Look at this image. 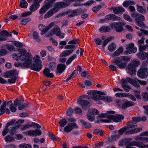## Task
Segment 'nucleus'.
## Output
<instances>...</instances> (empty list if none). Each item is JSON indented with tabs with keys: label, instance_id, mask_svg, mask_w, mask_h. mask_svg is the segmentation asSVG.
I'll list each match as a JSON object with an SVG mask.
<instances>
[{
	"label": "nucleus",
	"instance_id": "obj_1",
	"mask_svg": "<svg viewBox=\"0 0 148 148\" xmlns=\"http://www.w3.org/2000/svg\"><path fill=\"white\" fill-rule=\"evenodd\" d=\"M19 53L18 54L14 53L12 55V57L16 60H20L21 61H24V62L19 63L18 65L15 64V66H21L22 67H25L29 68L31 64V61L32 60V57L29 56L26 51V50L24 49H20L18 50Z\"/></svg>",
	"mask_w": 148,
	"mask_h": 148
},
{
	"label": "nucleus",
	"instance_id": "obj_2",
	"mask_svg": "<svg viewBox=\"0 0 148 148\" xmlns=\"http://www.w3.org/2000/svg\"><path fill=\"white\" fill-rule=\"evenodd\" d=\"M130 60V58L127 56H121L114 58L112 62L116 65L120 69H123L125 68L127 62Z\"/></svg>",
	"mask_w": 148,
	"mask_h": 148
},
{
	"label": "nucleus",
	"instance_id": "obj_3",
	"mask_svg": "<svg viewBox=\"0 0 148 148\" xmlns=\"http://www.w3.org/2000/svg\"><path fill=\"white\" fill-rule=\"evenodd\" d=\"M15 120H12L7 123L2 132V135L3 136L5 135L8 132L11 136L14 135L16 132L17 130L20 127V125H15L10 127L9 129L8 128L9 126L15 123Z\"/></svg>",
	"mask_w": 148,
	"mask_h": 148
},
{
	"label": "nucleus",
	"instance_id": "obj_4",
	"mask_svg": "<svg viewBox=\"0 0 148 148\" xmlns=\"http://www.w3.org/2000/svg\"><path fill=\"white\" fill-rule=\"evenodd\" d=\"M131 16L134 19V22L138 26L144 28L146 27L145 24L143 22L145 20V18L143 15L134 12L131 14Z\"/></svg>",
	"mask_w": 148,
	"mask_h": 148
},
{
	"label": "nucleus",
	"instance_id": "obj_5",
	"mask_svg": "<svg viewBox=\"0 0 148 148\" xmlns=\"http://www.w3.org/2000/svg\"><path fill=\"white\" fill-rule=\"evenodd\" d=\"M140 64V62L138 61L133 60L129 64L127 68L128 71V73H130L131 75H133L135 74L136 72V67Z\"/></svg>",
	"mask_w": 148,
	"mask_h": 148
},
{
	"label": "nucleus",
	"instance_id": "obj_6",
	"mask_svg": "<svg viewBox=\"0 0 148 148\" xmlns=\"http://www.w3.org/2000/svg\"><path fill=\"white\" fill-rule=\"evenodd\" d=\"M87 93L90 95V97L93 100L97 101L101 100V95H100L96 90H91L88 91Z\"/></svg>",
	"mask_w": 148,
	"mask_h": 148
},
{
	"label": "nucleus",
	"instance_id": "obj_7",
	"mask_svg": "<svg viewBox=\"0 0 148 148\" xmlns=\"http://www.w3.org/2000/svg\"><path fill=\"white\" fill-rule=\"evenodd\" d=\"M87 97V96H81L78 99L77 101L78 103L81 106L82 108L84 109H86L87 106L89 103L88 101L84 100V99Z\"/></svg>",
	"mask_w": 148,
	"mask_h": 148
},
{
	"label": "nucleus",
	"instance_id": "obj_8",
	"mask_svg": "<svg viewBox=\"0 0 148 148\" xmlns=\"http://www.w3.org/2000/svg\"><path fill=\"white\" fill-rule=\"evenodd\" d=\"M137 75L140 78H147L148 77V69L141 68L138 71Z\"/></svg>",
	"mask_w": 148,
	"mask_h": 148
},
{
	"label": "nucleus",
	"instance_id": "obj_9",
	"mask_svg": "<svg viewBox=\"0 0 148 148\" xmlns=\"http://www.w3.org/2000/svg\"><path fill=\"white\" fill-rule=\"evenodd\" d=\"M54 34H55L60 38H63L64 36V34L61 33L60 29L59 28H53L50 30L49 32V34L47 36H52Z\"/></svg>",
	"mask_w": 148,
	"mask_h": 148
},
{
	"label": "nucleus",
	"instance_id": "obj_10",
	"mask_svg": "<svg viewBox=\"0 0 148 148\" xmlns=\"http://www.w3.org/2000/svg\"><path fill=\"white\" fill-rule=\"evenodd\" d=\"M108 119L112 120L114 122H118L121 121L124 119V117L122 115L118 114L115 115L110 114L109 115Z\"/></svg>",
	"mask_w": 148,
	"mask_h": 148
},
{
	"label": "nucleus",
	"instance_id": "obj_11",
	"mask_svg": "<svg viewBox=\"0 0 148 148\" xmlns=\"http://www.w3.org/2000/svg\"><path fill=\"white\" fill-rule=\"evenodd\" d=\"M110 25L112 28L115 29L116 31L118 32H121L123 29L121 23H113Z\"/></svg>",
	"mask_w": 148,
	"mask_h": 148
},
{
	"label": "nucleus",
	"instance_id": "obj_12",
	"mask_svg": "<svg viewBox=\"0 0 148 148\" xmlns=\"http://www.w3.org/2000/svg\"><path fill=\"white\" fill-rule=\"evenodd\" d=\"M78 128V126L76 123H69L64 127V130L65 132L68 133L70 132L74 128Z\"/></svg>",
	"mask_w": 148,
	"mask_h": 148
},
{
	"label": "nucleus",
	"instance_id": "obj_13",
	"mask_svg": "<svg viewBox=\"0 0 148 148\" xmlns=\"http://www.w3.org/2000/svg\"><path fill=\"white\" fill-rule=\"evenodd\" d=\"M18 72L16 70L8 71L5 73L4 77L8 78L14 77L18 75Z\"/></svg>",
	"mask_w": 148,
	"mask_h": 148
},
{
	"label": "nucleus",
	"instance_id": "obj_14",
	"mask_svg": "<svg viewBox=\"0 0 148 148\" xmlns=\"http://www.w3.org/2000/svg\"><path fill=\"white\" fill-rule=\"evenodd\" d=\"M42 134V132L39 130L35 129L34 130H31L28 132V134L31 136H40Z\"/></svg>",
	"mask_w": 148,
	"mask_h": 148
},
{
	"label": "nucleus",
	"instance_id": "obj_15",
	"mask_svg": "<svg viewBox=\"0 0 148 148\" xmlns=\"http://www.w3.org/2000/svg\"><path fill=\"white\" fill-rule=\"evenodd\" d=\"M113 10V12L115 14H121L125 11V9L122 7L120 6L117 7H113L111 8Z\"/></svg>",
	"mask_w": 148,
	"mask_h": 148
},
{
	"label": "nucleus",
	"instance_id": "obj_16",
	"mask_svg": "<svg viewBox=\"0 0 148 148\" xmlns=\"http://www.w3.org/2000/svg\"><path fill=\"white\" fill-rule=\"evenodd\" d=\"M66 68V65L64 64H58L57 66L56 73L57 74L60 75L64 71Z\"/></svg>",
	"mask_w": 148,
	"mask_h": 148
},
{
	"label": "nucleus",
	"instance_id": "obj_17",
	"mask_svg": "<svg viewBox=\"0 0 148 148\" xmlns=\"http://www.w3.org/2000/svg\"><path fill=\"white\" fill-rule=\"evenodd\" d=\"M134 46V45L133 43H131L127 45L126 49L130 53H134L136 51L137 48Z\"/></svg>",
	"mask_w": 148,
	"mask_h": 148
},
{
	"label": "nucleus",
	"instance_id": "obj_18",
	"mask_svg": "<svg viewBox=\"0 0 148 148\" xmlns=\"http://www.w3.org/2000/svg\"><path fill=\"white\" fill-rule=\"evenodd\" d=\"M105 18L108 20H111L114 21H120L121 18L116 16L114 14H109L106 15L105 17Z\"/></svg>",
	"mask_w": 148,
	"mask_h": 148
},
{
	"label": "nucleus",
	"instance_id": "obj_19",
	"mask_svg": "<svg viewBox=\"0 0 148 148\" xmlns=\"http://www.w3.org/2000/svg\"><path fill=\"white\" fill-rule=\"evenodd\" d=\"M142 129L140 127H137L130 130H128L125 133V134L130 135L134 133H137L142 130Z\"/></svg>",
	"mask_w": 148,
	"mask_h": 148
},
{
	"label": "nucleus",
	"instance_id": "obj_20",
	"mask_svg": "<svg viewBox=\"0 0 148 148\" xmlns=\"http://www.w3.org/2000/svg\"><path fill=\"white\" fill-rule=\"evenodd\" d=\"M134 105V103L133 102L126 100L122 104L121 107L123 109H125L127 108L133 106Z\"/></svg>",
	"mask_w": 148,
	"mask_h": 148
},
{
	"label": "nucleus",
	"instance_id": "obj_21",
	"mask_svg": "<svg viewBox=\"0 0 148 148\" xmlns=\"http://www.w3.org/2000/svg\"><path fill=\"white\" fill-rule=\"evenodd\" d=\"M42 64H38L33 63L31 65V69L37 71H39L42 68Z\"/></svg>",
	"mask_w": 148,
	"mask_h": 148
},
{
	"label": "nucleus",
	"instance_id": "obj_22",
	"mask_svg": "<svg viewBox=\"0 0 148 148\" xmlns=\"http://www.w3.org/2000/svg\"><path fill=\"white\" fill-rule=\"evenodd\" d=\"M44 75L45 77L50 78H52L53 77V75L50 73V70L48 68H45L43 71Z\"/></svg>",
	"mask_w": 148,
	"mask_h": 148
},
{
	"label": "nucleus",
	"instance_id": "obj_23",
	"mask_svg": "<svg viewBox=\"0 0 148 148\" xmlns=\"http://www.w3.org/2000/svg\"><path fill=\"white\" fill-rule=\"evenodd\" d=\"M33 122L31 123V122H29L26 123L23 125L21 127V130H27V129L33 127Z\"/></svg>",
	"mask_w": 148,
	"mask_h": 148
},
{
	"label": "nucleus",
	"instance_id": "obj_24",
	"mask_svg": "<svg viewBox=\"0 0 148 148\" xmlns=\"http://www.w3.org/2000/svg\"><path fill=\"white\" fill-rule=\"evenodd\" d=\"M138 58L143 60L147 58V53L144 51L140 52L137 54Z\"/></svg>",
	"mask_w": 148,
	"mask_h": 148
},
{
	"label": "nucleus",
	"instance_id": "obj_25",
	"mask_svg": "<svg viewBox=\"0 0 148 148\" xmlns=\"http://www.w3.org/2000/svg\"><path fill=\"white\" fill-rule=\"evenodd\" d=\"M131 80L130 84L133 85L136 87H139L140 85L139 82V80L136 79H129Z\"/></svg>",
	"mask_w": 148,
	"mask_h": 148
},
{
	"label": "nucleus",
	"instance_id": "obj_26",
	"mask_svg": "<svg viewBox=\"0 0 148 148\" xmlns=\"http://www.w3.org/2000/svg\"><path fill=\"white\" fill-rule=\"evenodd\" d=\"M74 50L72 49L69 50H65L61 53L60 55V57H63L64 56H68Z\"/></svg>",
	"mask_w": 148,
	"mask_h": 148
},
{
	"label": "nucleus",
	"instance_id": "obj_27",
	"mask_svg": "<svg viewBox=\"0 0 148 148\" xmlns=\"http://www.w3.org/2000/svg\"><path fill=\"white\" fill-rule=\"evenodd\" d=\"M115 113V112L113 111H108L107 113L106 114H101L98 115L99 117L100 118H107L108 119V116L109 115H108V114H114Z\"/></svg>",
	"mask_w": 148,
	"mask_h": 148
},
{
	"label": "nucleus",
	"instance_id": "obj_28",
	"mask_svg": "<svg viewBox=\"0 0 148 148\" xmlns=\"http://www.w3.org/2000/svg\"><path fill=\"white\" fill-rule=\"evenodd\" d=\"M123 51V49L122 47H120L118 49L115 51L112 55V57L118 56L121 54Z\"/></svg>",
	"mask_w": 148,
	"mask_h": 148
},
{
	"label": "nucleus",
	"instance_id": "obj_29",
	"mask_svg": "<svg viewBox=\"0 0 148 148\" xmlns=\"http://www.w3.org/2000/svg\"><path fill=\"white\" fill-rule=\"evenodd\" d=\"M38 28L39 30L42 32V34H43L47 32L46 26L42 24L39 25Z\"/></svg>",
	"mask_w": 148,
	"mask_h": 148
},
{
	"label": "nucleus",
	"instance_id": "obj_30",
	"mask_svg": "<svg viewBox=\"0 0 148 148\" xmlns=\"http://www.w3.org/2000/svg\"><path fill=\"white\" fill-rule=\"evenodd\" d=\"M50 7L46 4L43 6L39 11V13L40 14H43Z\"/></svg>",
	"mask_w": 148,
	"mask_h": 148
},
{
	"label": "nucleus",
	"instance_id": "obj_31",
	"mask_svg": "<svg viewBox=\"0 0 148 148\" xmlns=\"http://www.w3.org/2000/svg\"><path fill=\"white\" fill-rule=\"evenodd\" d=\"M50 7L46 4L43 6L39 11V13L40 14H43Z\"/></svg>",
	"mask_w": 148,
	"mask_h": 148
},
{
	"label": "nucleus",
	"instance_id": "obj_32",
	"mask_svg": "<svg viewBox=\"0 0 148 148\" xmlns=\"http://www.w3.org/2000/svg\"><path fill=\"white\" fill-rule=\"evenodd\" d=\"M134 124H135L133 123V121H130L127 123V125L126 126L127 127V128L129 130L130 129L135 128L137 126V125Z\"/></svg>",
	"mask_w": 148,
	"mask_h": 148
},
{
	"label": "nucleus",
	"instance_id": "obj_33",
	"mask_svg": "<svg viewBox=\"0 0 148 148\" xmlns=\"http://www.w3.org/2000/svg\"><path fill=\"white\" fill-rule=\"evenodd\" d=\"M80 122L84 125V127L86 129H89L91 127V125L90 123L85 121L83 120H81Z\"/></svg>",
	"mask_w": 148,
	"mask_h": 148
},
{
	"label": "nucleus",
	"instance_id": "obj_34",
	"mask_svg": "<svg viewBox=\"0 0 148 148\" xmlns=\"http://www.w3.org/2000/svg\"><path fill=\"white\" fill-rule=\"evenodd\" d=\"M101 100H102L104 101L110 103L112 101V97L109 96H102Z\"/></svg>",
	"mask_w": 148,
	"mask_h": 148
},
{
	"label": "nucleus",
	"instance_id": "obj_35",
	"mask_svg": "<svg viewBox=\"0 0 148 148\" xmlns=\"http://www.w3.org/2000/svg\"><path fill=\"white\" fill-rule=\"evenodd\" d=\"M68 122L66 119H61L59 122L60 126L61 127H64L67 123Z\"/></svg>",
	"mask_w": 148,
	"mask_h": 148
},
{
	"label": "nucleus",
	"instance_id": "obj_36",
	"mask_svg": "<svg viewBox=\"0 0 148 148\" xmlns=\"http://www.w3.org/2000/svg\"><path fill=\"white\" fill-rule=\"evenodd\" d=\"M23 102V101L21 98H17L14 101V106L17 107V106H20L22 104Z\"/></svg>",
	"mask_w": 148,
	"mask_h": 148
},
{
	"label": "nucleus",
	"instance_id": "obj_37",
	"mask_svg": "<svg viewBox=\"0 0 148 148\" xmlns=\"http://www.w3.org/2000/svg\"><path fill=\"white\" fill-rule=\"evenodd\" d=\"M116 46L114 43H112L108 46V50L111 52H113L116 50Z\"/></svg>",
	"mask_w": 148,
	"mask_h": 148
},
{
	"label": "nucleus",
	"instance_id": "obj_38",
	"mask_svg": "<svg viewBox=\"0 0 148 148\" xmlns=\"http://www.w3.org/2000/svg\"><path fill=\"white\" fill-rule=\"evenodd\" d=\"M28 6V3L25 0H21L20 1V6L23 8H26Z\"/></svg>",
	"mask_w": 148,
	"mask_h": 148
},
{
	"label": "nucleus",
	"instance_id": "obj_39",
	"mask_svg": "<svg viewBox=\"0 0 148 148\" xmlns=\"http://www.w3.org/2000/svg\"><path fill=\"white\" fill-rule=\"evenodd\" d=\"M128 130L127 128V127L126 126L124 127L119 130L118 133H119V135L120 136L124 133H125L126 132L128 131Z\"/></svg>",
	"mask_w": 148,
	"mask_h": 148
},
{
	"label": "nucleus",
	"instance_id": "obj_40",
	"mask_svg": "<svg viewBox=\"0 0 148 148\" xmlns=\"http://www.w3.org/2000/svg\"><path fill=\"white\" fill-rule=\"evenodd\" d=\"M99 30L101 32H106L110 31V29L108 27L103 26L99 29Z\"/></svg>",
	"mask_w": 148,
	"mask_h": 148
},
{
	"label": "nucleus",
	"instance_id": "obj_41",
	"mask_svg": "<svg viewBox=\"0 0 148 148\" xmlns=\"http://www.w3.org/2000/svg\"><path fill=\"white\" fill-rule=\"evenodd\" d=\"M0 34L3 36H11L12 35V33L10 32H9L6 30H2Z\"/></svg>",
	"mask_w": 148,
	"mask_h": 148
},
{
	"label": "nucleus",
	"instance_id": "obj_42",
	"mask_svg": "<svg viewBox=\"0 0 148 148\" xmlns=\"http://www.w3.org/2000/svg\"><path fill=\"white\" fill-rule=\"evenodd\" d=\"M31 20L30 18H27L23 19L21 21V24L23 25H25L27 23Z\"/></svg>",
	"mask_w": 148,
	"mask_h": 148
},
{
	"label": "nucleus",
	"instance_id": "obj_43",
	"mask_svg": "<svg viewBox=\"0 0 148 148\" xmlns=\"http://www.w3.org/2000/svg\"><path fill=\"white\" fill-rule=\"evenodd\" d=\"M38 34L36 31H34L33 33V39L37 41L40 42V40L38 36Z\"/></svg>",
	"mask_w": 148,
	"mask_h": 148
},
{
	"label": "nucleus",
	"instance_id": "obj_44",
	"mask_svg": "<svg viewBox=\"0 0 148 148\" xmlns=\"http://www.w3.org/2000/svg\"><path fill=\"white\" fill-rule=\"evenodd\" d=\"M88 112L89 113H90L91 114H95L97 115L99 114L98 111L96 109L93 108L92 110L90 109L88 110Z\"/></svg>",
	"mask_w": 148,
	"mask_h": 148
},
{
	"label": "nucleus",
	"instance_id": "obj_45",
	"mask_svg": "<svg viewBox=\"0 0 148 148\" xmlns=\"http://www.w3.org/2000/svg\"><path fill=\"white\" fill-rule=\"evenodd\" d=\"M39 7V5H36L35 3H34L30 6L29 9L32 12H33L35 10H36Z\"/></svg>",
	"mask_w": 148,
	"mask_h": 148
},
{
	"label": "nucleus",
	"instance_id": "obj_46",
	"mask_svg": "<svg viewBox=\"0 0 148 148\" xmlns=\"http://www.w3.org/2000/svg\"><path fill=\"white\" fill-rule=\"evenodd\" d=\"M113 38L112 37H109L107 38L105 40L103 41V43L102 45V47L104 48L108 42L110 41Z\"/></svg>",
	"mask_w": 148,
	"mask_h": 148
},
{
	"label": "nucleus",
	"instance_id": "obj_47",
	"mask_svg": "<svg viewBox=\"0 0 148 148\" xmlns=\"http://www.w3.org/2000/svg\"><path fill=\"white\" fill-rule=\"evenodd\" d=\"M20 148H32L31 145L25 143L21 144L18 145Z\"/></svg>",
	"mask_w": 148,
	"mask_h": 148
},
{
	"label": "nucleus",
	"instance_id": "obj_48",
	"mask_svg": "<svg viewBox=\"0 0 148 148\" xmlns=\"http://www.w3.org/2000/svg\"><path fill=\"white\" fill-rule=\"evenodd\" d=\"M34 60L35 61L34 63L36 64H41V61L40 60V58L38 56H36L34 58Z\"/></svg>",
	"mask_w": 148,
	"mask_h": 148
},
{
	"label": "nucleus",
	"instance_id": "obj_49",
	"mask_svg": "<svg viewBox=\"0 0 148 148\" xmlns=\"http://www.w3.org/2000/svg\"><path fill=\"white\" fill-rule=\"evenodd\" d=\"M76 56H77L76 54H74L66 61V64L67 65H68L71 63L72 61L76 58Z\"/></svg>",
	"mask_w": 148,
	"mask_h": 148
},
{
	"label": "nucleus",
	"instance_id": "obj_50",
	"mask_svg": "<svg viewBox=\"0 0 148 148\" xmlns=\"http://www.w3.org/2000/svg\"><path fill=\"white\" fill-rule=\"evenodd\" d=\"M121 86L123 88L124 90L127 92H129L131 88L130 86L125 84H122Z\"/></svg>",
	"mask_w": 148,
	"mask_h": 148
},
{
	"label": "nucleus",
	"instance_id": "obj_51",
	"mask_svg": "<svg viewBox=\"0 0 148 148\" xmlns=\"http://www.w3.org/2000/svg\"><path fill=\"white\" fill-rule=\"evenodd\" d=\"M137 7V10L140 13H143L145 12V9L143 8L142 6H139L138 5H136Z\"/></svg>",
	"mask_w": 148,
	"mask_h": 148
},
{
	"label": "nucleus",
	"instance_id": "obj_52",
	"mask_svg": "<svg viewBox=\"0 0 148 148\" xmlns=\"http://www.w3.org/2000/svg\"><path fill=\"white\" fill-rule=\"evenodd\" d=\"M90 113L89 112L86 115L87 119L90 121H93L95 119V117L93 115H91Z\"/></svg>",
	"mask_w": 148,
	"mask_h": 148
},
{
	"label": "nucleus",
	"instance_id": "obj_53",
	"mask_svg": "<svg viewBox=\"0 0 148 148\" xmlns=\"http://www.w3.org/2000/svg\"><path fill=\"white\" fill-rule=\"evenodd\" d=\"M127 93L121 92V93H116L115 94V96L116 97H126V95Z\"/></svg>",
	"mask_w": 148,
	"mask_h": 148
},
{
	"label": "nucleus",
	"instance_id": "obj_54",
	"mask_svg": "<svg viewBox=\"0 0 148 148\" xmlns=\"http://www.w3.org/2000/svg\"><path fill=\"white\" fill-rule=\"evenodd\" d=\"M5 140L7 142L10 143L13 140L14 138L13 137L11 136H10L8 135L5 137Z\"/></svg>",
	"mask_w": 148,
	"mask_h": 148
},
{
	"label": "nucleus",
	"instance_id": "obj_55",
	"mask_svg": "<svg viewBox=\"0 0 148 148\" xmlns=\"http://www.w3.org/2000/svg\"><path fill=\"white\" fill-rule=\"evenodd\" d=\"M54 13H53V12L51 10H50L44 16V18H47L51 16H52Z\"/></svg>",
	"mask_w": 148,
	"mask_h": 148
},
{
	"label": "nucleus",
	"instance_id": "obj_56",
	"mask_svg": "<svg viewBox=\"0 0 148 148\" xmlns=\"http://www.w3.org/2000/svg\"><path fill=\"white\" fill-rule=\"evenodd\" d=\"M129 79H131L129 77H127L126 79H122L121 81V83L122 84H125L127 82H129L130 84L131 80Z\"/></svg>",
	"mask_w": 148,
	"mask_h": 148
},
{
	"label": "nucleus",
	"instance_id": "obj_57",
	"mask_svg": "<svg viewBox=\"0 0 148 148\" xmlns=\"http://www.w3.org/2000/svg\"><path fill=\"white\" fill-rule=\"evenodd\" d=\"M140 143V142L138 141H132L130 142L128 144L130 146H136L138 147Z\"/></svg>",
	"mask_w": 148,
	"mask_h": 148
},
{
	"label": "nucleus",
	"instance_id": "obj_58",
	"mask_svg": "<svg viewBox=\"0 0 148 148\" xmlns=\"http://www.w3.org/2000/svg\"><path fill=\"white\" fill-rule=\"evenodd\" d=\"M48 66L49 69L53 71L56 67V64L54 62H51L49 63Z\"/></svg>",
	"mask_w": 148,
	"mask_h": 148
},
{
	"label": "nucleus",
	"instance_id": "obj_59",
	"mask_svg": "<svg viewBox=\"0 0 148 148\" xmlns=\"http://www.w3.org/2000/svg\"><path fill=\"white\" fill-rule=\"evenodd\" d=\"M56 0H47L46 2V4L49 7H52L53 5V3Z\"/></svg>",
	"mask_w": 148,
	"mask_h": 148
},
{
	"label": "nucleus",
	"instance_id": "obj_60",
	"mask_svg": "<svg viewBox=\"0 0 148 148\" xmlns=\"http://www.w3.org/2000/svg\"><path fill=\"white\" fill-rule=\"evenodd\" d=\"M134 95L135 97L137 99H141V95L140 92L138 90H134Z\"/></svg>",
	"mask_w": 148,
	"mask_h": 148
},
{
	"label": "nucleus",
	"instance_id": "obj_61",
	"mask_svg": "<svg viewBox=\"0 0 148 148\" xmlns=\"http://www.w3.org/2000/svg\"><path fill=\"white\" fill-rule=\"evenodd\" d=\"M123 17L125 20L130 22H132L133 21V20L131 18L130 16L127 14H124Z\"/></svg>",
	"mask_w": 148,
	"mask_h": 148
},
{
	"label": "nucleus",
	"instance_id": "obj_62",
	"mask_svg": "<svg viewBox=\"0 0 148 148\" xmlns=\"http://www.w3.org/2000/svg\"><path fill=\"white\" fill-rule=\"evenodd\" d=\"M126 97H128L129 98L134 101H136V100L135 97L134 95L129 93H127Z\"/></svg>",
	"mask_w": 148,
	"mask_h": 148
},
{
	"label": "nucleus",
	"instance_id": "obj_63",
	"mask_svg": "<svg viewBox=\"0 0 148 148\" xmlns=\"http://www.w3.org/2000/svg\"><path fill=\"white\" fill-rule=\"evenodd\" d=\"M101 7V6L100 5L97 6L93 8L92 11L96 12L99 10Z\"/></svg>",
	"mask_w": 148,
	"mask_h": 148
},
{
	"label": "nucleus",
	"instance_id": "obj_64",
	"mask_svg": "<svg viewBox=\"0 0 148 148\" xmlns=\"http://www.w3.org/2000/svg\"><path fill=\"white\" fill-rule=\"evenodd\" d=\"M73 110L71 108H69L66 111V114L68 116H70L71 115L73 114Z\"/></svg>",
	"mask_w": 148,
	"mask_h": 148
}]
</instances>
